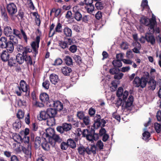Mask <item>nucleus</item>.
I'll return each mask as SVG.
<instances>
[{
    "mask_svg": "<svg viewBox=\"0 0 161 161\" xmlns=\"http://www.w3.org/2000/svg\"><path fill=\"white\" fill-rule=\"evenodd\" d=\"M40 37L39 36H37L35 41L33 42L31 44V46H27L24 47L22 45H19L17 46V49L18 52L22 53L25 56L28 55V53L32 52L34 54L33 56L36 58V55L38 53V48L39 47V44L40 42Z\"/></svg>",
    "mask_w": 161,
    "mask_h": 161,
    "instance_id": "1",
    "label": "nucleus"
},
{
    "mask_svg": "<svg viewBox=\"0 0 161 161\" xmlns=\"http://www.w3.org/2000/svg\"><path fill=\"white\" fill-rule=\"evenodd\" d=\"M95 128L92 127L91 128L84 129L82 132V136L89 142L96 141L99 139V135L95 133Z\"/></svg>",
    "mask_w": 161,
    "mask_h": 161,
    "instance_id": "2",
    "label": "nucleus"
},
{
    "mask_svg": "<svg viewBox=\"0 0 161 161\" xmlns=\"http://www.w3.org/2000/svg\"><path fill=\"white\" fill-rule=\"evenodd\" d=\"M149 74L148 72H146L145 73V75L140 78L138 76H136L134 79L133 84L136 87H140L143 88L145 87L148 82L149 78Z\"/></svg>",
    "mask_w": 161,
    "mask_h": 161,
    "instance_id": "3",
    "label": "nucleus"
},
{
    "mask_svg": "<svg viewBox=\"0 0 161 161\" xmlns=\"http://www.w3.org/2000/svg\"><path fill=\"white\" fill-rule=\"evenodd\" d=\"M0 48L6 49L9 53H12L14 51V47L11 41L8 40L6 37L2 36L0 38Z\"/></svg>",
    "mask_w": 161,
    "mask_h": 161,
    "instance_id": "4",
    "label": "nucleus"
},
{
    "mask_svg": "<svg viewBox=\"0 0 161 161\" xmlns=\"http://www.w3.org/2000/svg\"><path fill=\"white\" fill-rule=\"evenodd\" d=\"M140 23L146 26H149L151 29H153L154 31L155 25L156 24V19L155 18H151L149 19L145 16H143L140 20Z\"/></svg>",
    "mask_w": 161,
    "mask_h": 161,
    "instance_id": "5",
    "label": "nucleus"
},
{
    "mask_svg": "<svg viewBox=\"0 0 161 161\" xmlns=\"http://www.w3.org/2000/svg\"><path fill=\"white\" fill-rule=\"evenodd\" d=\"M47 111L48 117V121H47V123L49 125H53L56 123L55 118L58 111L53 108H50L47 109Z\"/></svg>",
    "mask_w": 161,
    "mask_h": 161,
    "instance_id": "6",
    "label": "nucleus"
},
{
    "mask_svg": "<svg viewBox=\"0 0 161 161\" xmlns=\"http://www.w3.org/2000/svg\"><path fill=\"white\" fill-rule=\"evenodd\" d=\"M47 106L53 108V109H56L58 111H60L63 108V104L60 101H54L52 99H50V102H48Z\"/></svg>",
    "mask_w": 161,
    "mask_h": 161,
    "instance_id": "7",
    "label": "nucleus"
},
{
    "mask_svg": "<svg viewBox=\"0 0 161 161\" xmlns=\"http://www.w3.org/2000/svg\"><path fill=\"white\" fill-rule=\"evenodd\" d=\"M93 0H84L83 2H82V4H80L81 5H85V8L87 12L89 14H91L94 11L95 7L93 4Z\"/></svg>",
    "mask_w": 161,
    "mask_h": 161,
    "instance_id": "8",
    "label": "nucleus"
},
{
    "mask_svg": "<svg viewBox=\"0 0 161 161\" xmlns=\"http://www.w3.org/2000/svg\"><path fill=\"white\" fill-rule=\"evenodd\" d=\"M94 122L93 126L92 127L94 128L96 127L97 128L100 126L104 127L106 123L104 119H101V117L99 114H97L94 117Z\"/></svg>",
    "mask_w": 161,
    "mask_h": 161,
    "instance_id": "9",
    "label": "nucleus"
},
{
    "mask_svg": "<svg viewBox=\"0 0 161 161\" xmlns=\"http://www.w3.org/2000/svg\"><path fill=\"white\" fill-rule=\"evenodd\" d=\"M71 129V124L67 123H63L61 126H58L56 128L57 131L61 134L65 132H67L70 130Z\"/></svg>",
    "mask_w": 161,
    "mask_h": 161,
    "instance_id": "10",
    "label": "nucleus"
},
{
    "mask_svg": "<svg viewBox=\"0 0 161 161\" xmlns=\"http://www.w3.org/2000/svg\"><path fill=\"white\" fill-rule=\"evenodd\" d=\"M7 11L12 19L14 14H15L17 11V9L16 5L14 3H11L7 4L6 7Z\"/></svg>",
    "mask_w": 161,
    "mask_h": 161,
    "instance_id": "11",
    "label": "nucleus"
},
{
    "mask_svg": "<svg viewBox=\"0 0 161 161\" xmlns=\"http://www.w3.org/2000/svg\"><path fill=\"white\" fill-rule=\"evenodd\" d=\"M78 7L75 6L73 8L72 11L74 14V18L77 21H81L82 15L80 10H78Z\"/></svg>",
    "mask_w": 161,
    "mask_h": 161,
    "instance_id": "12",
    "label": "nucleus"
},
{
    "mask_svg": "<svg viewBox=\"0 0 161 161\" xmlns=\"http://www.w3.org/2000/svg\"><path fill=\"white\" fill-rule=\"evenodd\" d=\"M39 99L42 102L46 103L47 106L48 102L50 101L48 95L45 92L41 93L40 94Z\"/></svg>",
    "mask_w": 161,
    "mask_h": 161,
    "instance_id": "13",
    "label": "nucleus"
},
{
    "mask_svg": "<svg viewBox=\"0 0 161 161\" xmlns=\"http://www.w3.org/2000/svg\"><path fill=\"white\" fill-rule=\"evenodd\" d=\"M144 38L145 39L146 41L150 42L152 45H154L155 43V39L154 36L149 34H146Z\"/></svg>",
    "mask_w": 161,
    "mask_h": 161,
    "instance_id": "14",
    "label": "nucleus"
},
{
    "mask_svg": "<svg viewBox=\"0 0 161 161\" xmlns=\"http://www.w3.org/2000/svg\"><path fill=\"white\" fill-rule=\"evenodd\" d=\"M37 118L39 120H45L47 119L48 121V117L47 111H41L39 115L37 116Z\"/></svg>",
    "mask_w": 161,
    "mask_h": 161,
    "instance_id": "15",
    "label": "nucleus"
},
{
    "mask_svg": "<svg viewBox=\"0 0 161 161\" xmlns=\"http://www.w3.org/2000/svg\"><path fill=\"white\" fill-rule=\"evenodd\" d=\"M9 53L7 50H3L1 52V59L4 62H7L8 59L9 58Z\"/></svg>",
    "mask_w": 161,
    "mask_h": 161,
    "instance_id": "16",
    "label": "nucleus"
},
{
    "mask_svg": "<svg viewBox=\"0 0 161 161\" xmlns=\"http://www.w3.org/2000/svg\"><path fill=\"white\" fill-rule=\"evenodd\" d=\"M49 142H45L42 144V147L43 149L46 151H49L51 146H53V142L52 141L49 140Z\"/></svg>",
    "mask_w": 161,
    "mask_h": 161,
    "instance_id": "17",
    "label": "nucleus"
},
{
    "mask_svg": "<svg viewBox=\"0 0 161 161\" xmlns=\"http://www.w3.org/2000/svg\"><path fill=\"white\" fill-rule=\"evenodd\" d=\"M147 83L149 85L148 87L150 89L153 91L155 89L157 83L154 79L153 78H150L149 80L148 81Z\"/></svg>",
    "mask_w": 161,
    "mask_h": 161,
    "instance_id": "18",
    "label": "nucleus"
},
{
    "mask_svg": "<svg viewBox=\"0 0 161 161\" xmlns=\"http://www.w3.org/2000/svg\"><path fill=\"white\" fill-rule=\"evenodd\" d=\"M25 55L22 53H18L16 57V60L17 62L19 64H22L24 61L25 59Z\"/></svg>",
    "mask_w": 161,
    "mask_h": 161,
    "instance_id": "19",
    "label": "nucleus"
},
{
    "mask_svg": "<svg viewBox=\"0 0 161 161\" xmlns=\"http://www.w3.org/2000/svg\"><path fill=\"white\" fill-rule=\"evenodd\" d=\"M62 72L65 76H69L72 74V70L70 68L65 66L62 69Z\"/></svg>",
    "mask_w": 161,
    "mask_h": 161,
    "instance_id": "20",
    "label": "nucleus"
},
{
    "mask_svg": "<svg viewBox=\"0 0 161 161\" xmlns=\"http://www.w3.org/2000/svg\"><path fill=\"white\" fill-rule=\"evenodd\" d=\"M49 78L51 82L54 85L57 84L59 80L58 76L54 74H51Z\"/></svg>",
    "mask_w": 161,
    "mask_h": 161,
    "instance_id": "21",
    "label": "nucleus"
},
{
    "mask_svg": "<svg viewBox=\"0 0 161 161\" xmlns=\"http://www.w3.org/2000/svg\"><path fill=\"white\" fill-rule=\"evenodd\" d=\"M63 33L66 37H71L72 35V31L71 29L66 26L63 30Z\"/></svg>",
    "mask_w": 161,
    "mask_h": 161,
    "instance_id": "22",
    "label": "nucleus"
},
{
    "mask_svg": "<svg viewBox=\"0 0 161 161\" xmlns=\"http://www.w3.org/2000/svg\"><path fill=\"white\" fill-rule=\"evenodd\" d=\"M4 33L6 36L10 37L12 35L13 30L10 26H6L4 30Z\"/></svg>",
    "mask_w": 161,
    "mask_h": 161,
    "instance_id": "23",
    "label": "nucleus"
},
{
    "mask_svg": "<svg viewBox=\"0 0 161 161\" xmlns=\"http://www.w3.org/2000/svg\"><path fill=\"white\" fill-rule=\"evenodd\" d=\"M13 128L16 131H18L19 129L21 127V121L19 119H17L13 124Z\"/></svg>",
    "mask_w": 161,
    "mask_h": 161,
    "instance_id": "24",
    "label": "nucleus"
},
{
    "mask_svg": "<svg viewBox=\"0 0 161 161\" xmlns=\"http://www.w3.org/2000/svg\"><path fill=\"white\" fill-rule=\"evenodd\" d=\"M62 32V25L60 23H58L57 24L55 30L51 34V36H53L55 32L61 33Z\"/></svg>",
    "mask_w": 161,
    "mask_h": 161,
    "instance_id": "25",
    "label": "nucleus"
},
{
    "mask_svg": "<svg viewBox=\"0 0 161 161\" xmlns=\"http://www.w3.org/2000/svg\"><path fill=\"white\" fill-rule=\"evenodd\" d=\"M20 86H19L22 91H24V90L28 89L29 88V86L27 84L25 81L23 80H22L20 82Z\"/></svg>",
    "mask_w": 161,
    "mask_h": 161,
    "instance_id": "26",
    "label": "nucleus"
},
{
    "mask_svg": "<svg viewBox=\"0 0 161 161\" xmlns=\"http://www.w3.org/2000/svg\"><path fill=\"white\" fill-rule=\"evenodd\" d=\"M25 61L27 65H34L35 62L34 61L33 62L31 56L29 55H26L25 56Z\"/></svg>",
    "mask_w": 161,
    "mask_h": 161,
    "instance_id": "27",
    "label": "nucleus"
},
{
    "mask_svg": "<svg viewBox=\"0 0 161 161\" xmlns=\"http://www.w3.org/2000/svg\"><path fill=\"white\" fill-rule=\"evenodd\" d=\"M55 134V131L53 129L51 128L47 129L46 130V135L47 137H49V140H50L51 138Z\"/></svg>",
    "mask_w": 161,
    "mask_h": 161,
    "instance_id": "28",
    "label": "nucleus"
},
{
    "mask_svg": "<svg viewBox=\"0 0 161 161\" xmlns=\"http://www.w3.org/2000/svg\"><path fill=\"white\" fill-rule=\"evenodd\" d=\"M68 146L70 148L74 149L76 147L75 142L72 139H68L67 141Z\"/></svg>",
    "mask_w": 161,
    "mask_h": 161,
    "instance_id": "29",
    "label": "nucleus"
},
{
    "mask_svg": "<svg viewBox=\"0 0 161 161\" xmlns=\"http://www.w3.org/2000/svg\"><path fill=\"white\" fill-rule=\"evenodd\" d=\"M77 150L79 153L80 155H84L86 152L89 154L88 151L87 150V148H85L83 146L79 147Z\"/></svg>",
    "mask_w": 161,
    "mask_h": 161,
    "instance_id": "30",
    "label": "nucleus"
},
{
    "mask_svg": "<svg viewBox=\"0 0 161 161\" xmlns=\"http://www.w3.org/2000/svg\"><path fill=\"white\" fill-rule=\"evenodd\" d=\"M70 77L71 80L73 82L75 83L78 79L79 75L78 73L75 72H72V74L69 75Z\"/></svg>",
    "mask_w": 161,
    "mask_h": 161,
    "instance_id": "31",
    "label": "nucleus"
},
{
    "mask_svg": "<svg viewBox=\"0 0 161 161\" xmlns=\"http://www.w3.org/2000/svg\"><path fill=\"white\" fill-rule=\"evenodd\" d=\"M1 17L3 20L6 22L8 21V16L7 13L5 8L3 9H1Z\"/></svg>",
    "mask_w": 161,
    "mask_h": 161,
    "instance_id": "32",
    "label": "nucleus"
},
{
    "mask_svg": "<svg viewBox=\"0 0 161 161\" xmlns=\"http://www.w3.org/2000/svg\"><path fill=\"white\" fill-rule=\"evenodd\" d=\"M13 139L15 142L18 143H20L22 142V138L19 134L15 133L13 134L12 136Z\"/></svg>",
    "mask_w": 161,
    "mask_h": 161,
    "instance_id": "33",
    "label": "nucleus"
},
{
    "mask_svg": "<svg viewBox=\"0 0 161 161\" xmlns=\"http://www.w3.org/2000/svg\"><path fill=\"white\" fill-rule=\"evenodd\" d=\"M8 65L10 67H12L13 66H15L16 64V60L15 58L13 57H11L10 58L8 59Z\"/></svg>",
    "mask_w": 161,
    "mask_h": 161,
    "instance_id": "34",
    "label": "nucleus"
},
{
    "mask_svg": "<svg viewBox=\"0 0 161 161\" xmlns=\"http://www.w3.org/2000/svg\"><path fill=\"white\" fill-rule=\"evenodd\" d=\"M41 138L39 136H36L34 139L35 147L36 149H37L41 146Z\"/></svg>",
    "mask_w": 161,
    "mask_h": 161,
    "instance_id": "35",
    "label": "nucleus"
},
{
    "mask_svg": "<svg viewBox=\"0 0 161 161\" xmlns=\"http://www.w3.org/2000/svg\"><path fill=\"white\" fill-rule=\"evenodd\" d=\"M32 14L33 16L35 17V20L36 24L38 26H40L41 24V20H40V16L37 13V12H33L32 13Z\"/></svg>",
    "mask_w": 161,
    "mask_h": 161,
    "instance_id": "36",
    "label": "nucleus"
},
{
    "mask_svg": "<svg viewBox=\"0 0 161 161\" xmlns=\"http://www.w3.org/2000/svg\"><path fill=\"white\" fill-rule=\"evenodd\" d=\"M133 100V97L132 96H129L127 101L125 102V107L127 108L130 107L132 104Z\"/></svg>",
    "mask_w": 161,
    "mask_h": 161,
    "instance_id": "37",
    "label": "nucleus"
},
{
    "mask_svg": "<svg viewBox=\"0 0 161 161\" xmlns=\"http://www.w3.org/2000/svg\"><path fill=\"white\" fill-rule=\"evenodd\" d=\"M9 41H11L13 45V46L16 45L18 43L19 37L15 36L12 35L9 37Z\"/></svg>",
    "mask_w": 161,
    "mask_h": 161,
    "instance_id": "38",
    "label": "nucleus"
},
{
    "mask_svg": "<svg viewBox=\"0 0 161 161\" xmlns=\"http://www.w3.org/2000/svg\"><path fill=\"white\" fill-rule=\"evenodd\" d=\"M64 61L65 64L68 66L73 65V61L72 58L69 56H66L64 59Z\"/></svg>",
    "mask_w": 161,
    "mask_h": 161,
    "instance_id": "39",
    "label": "nucleus"
},
{
    "mask_svg": "<svg viewBox=\"0 0 161 161\" xmlns=\"http://www.w3.org/2000/svg\"><path fill=\"white\" fill-rule=\"evenodd\" d=\"M83 121V123H81L82 126H84V125H88L89 124L90 121L89 117L88 116H85L82 119Z\"/></svg>",
    "mask_w": 161,
    "mask_h": 161,
    "instance_id": "40",
    "label": "nucleus"
},
{
    "mask_svg": "<svg viewBox=\"0 0 161 161\" xmlns=\"http://www.w3.org/2000/svg\"><path fill=\"white\" fill-rule=\"evenodd\" d=\"M112 64L115 68H120L122 66V63L119 60H114L112 62Z\"/></svg>",
    "mask_w": 161,
    "mask_h": 161,
    "instance_id": "41",
    "label": "nucleus"
},
{
    "mask_svg": "<svg viewBox=\"0 0 161 161\" xmlns=\"http://www.w3.org/2000/svg\"><path fill=\"white\" fill-rule=\"evenodd\" d=\"M104 4L103 2L100 1L97 2L95 4V6L97 9L101 10L104 8Z\"/></svg>",
    "mask_w": 161,
    "mask_h": 161,
    "instance_id": "42",
    "label": "nucleus"
},
{
    "mask_svg": "<svg viewBox=\"0 0 161 161\" xmlns=\"http://www.w3.org/2000/svg\"><path fill=\"white\" fill-rule=\"evenodd\" d=\"M141 6L142 7V10L143 11L145 9H149V7L148 4V1L147 0H142Z\"/></svg>",
    "mask_w": 161,
    "mask_h": 161,
    "instance_id": "43",
    "label": "nucleus"
},
{
    "mask_svg": "<svg viewBox=\"0 0 161 161\" xmlns=\"http://www.w3.org/2000/svg\"><path fill=\"white\" fill-rule=\"evenodd\" d=\"M52 140H54L55 142L60 143L62 141V140L60 137L58 135L55 134L50 139V140L52 141Z\"/></svg>",
    "mask_w": 161,
    "mask_h": 161,
    "instance_id": "44",
    "label": "nucleus"
},
{
    "mask_svg": "<svg viewBox=\"0 0 161 161\" xmlns=\"http://www.w3.org/2000/svg\"><path fill=\"white\" fill-rule=\"evenodd\" d=\"M95 146L97 148L100 150H101L103 149V147L104 146L103 142L101 140H98L97 143L95 145Z\"/></svg>",
    "mask_w": 161,
    "mask_h": 161,
    "instance_id": "45",
    "label": "nucleus"
},
{
    "mask_svg": "<svg viewBox=\"0 0 161 161\" xmlns=\"http://www.w3.org/2000/svg\"><path fill=\"white\" fill-rule=\"evenodd\" d=\"M24 112L22 110H19L16 114V116L18 119L20 120L22 119L24 117Z\"/></svg>",
    "mask_w": 161,
    "mask_h": 161,
    "instance_id": "46",
    "label": "nucleus"
},
{
    "mask_svg": "<svg viewBox=\"0 0 161 161\" xmlns=\"http://www.w3.org/2000/svg\"><path fill=\"white\" fill-rule=\"evenodd\" d=\"M136 46L137 47H135L133 49H132V51L133 52L136 53H140V52L139 50L141 48V45L140 43L138 42L136 44Z\"/></svg>",
    "mask_w": 161,
    "mask_h": 161,
    "instance_id": "47",
    "label": "nucleus"
},
{
    "mask_svg": "<svg viewBox=\"0 0 161 161\" xmlns=\"http://www.w3.org/2000/svg\"><path fill=\"white\" fill-rule=\"evenodd\" d=\"M50 85V82L47 80H45L42 83V87L46 90H48L49 89Z\"/></svg>",
    "mask_w": 161,
    "mask_h": 161,
    "instance_id": "48",
    "label": "nucleus"
},
{
    "mask_svg": "<svg viewBox=\"0 0 161 161\" xmlns=\"http://www.w3.org/2000/svg\"><path fill=\"white\" fill-rule=\"evenodd\" d=\"M59 46L61 48L64 49L68 47V45L66 42L65 41H60L59 42Z\"/></svg>",
    "mask_w": 161,
    "mask_h": 161,
    "instance_id": "49",
    "label": "nucleus"
},
{
    "mask_svg": "<svg viewBox=\"0 0 161 161\" xmlns=\"http://www.w3.org/2000/svg\"><path fill=\"white\" fill-rule=\"evenodd\" d=\"M73 58L75 60L76 63L80 64L82 62V59L81 57L78 55H75L74 56Z\"/></svg>",
    "mask_w": 161,
    "mask_h": 161,
    "instance_id": "50",
    "label": "nucleus"
},
{
    "mask_svg": "<svg viewBox=\"0 0 161 161\" xmlns=\"http://www.w3.org/2000/svg\"><path fill=\"white\" fill-rule=\"evenodd\" d=\"M154 126V128L156 131L158 133H159L161 130V124H160L156 123H155Z\"/></svg>",
    "mask_w": 161,
    "mask_h": 161,
    "instance_id": "51",
    "label": "nucleus"
},
{
    "mask_svg": "<svg viewBox=\"0 0 161 161\" xmlns=\"http://www.w3.org/2000/svg\"><path fill=\"white\" fill-rule=\"evenodd\" d=\"M69 51L72 53H75L77 50V46L75 45H72L70 46L69 48Z\"/></svg>",
    "mask_w": 161,
    "mask_h": 161,
    "instance_id": "52",
    "label": "nucleus"
},
{
    "mask_svg": "<svg viewBox=\"0 0 161 161\" xmlns=\"http://www.w3.org/2000/svg\"><path fill=\"white\" fill-rule=\"evenodd\" d=\"M76 116L78 119L80 120H82L85 116L83 112L81 111L77 112Z\"/></svg>",
    "mask_w": 161,
    "mask_h": 161,
    "instance_id": "53",
    "label": "nucleus"
},
{
    "mask_svg": "<svg viewBox=\"0 0 161 161\" xmlns=\"http://www.w3.org/2000/svg\"><path fill=\"white\" fill-rule=\"evenodd\" d=\"M17 105L18 106L21 107L23 106H25L26 105V102L19 99L16 101Z\"/></svg>",
    "mask_w": 161,
    "mask_h": 161,
    "instance_id": "54",
    "label": "nucleus"
},
{
    "mask_svg": "<svg viewBox=\"0 0 161 161\" xmlns=\"http://www.w3.org/2000/svg\"><path fill=\"white\" fill-rule=\"evenodd\" d=\"M123 89L121 87H119L117 91L116 95L118 97H121L123 93Z\"/></svg>",
    "mask_w": 161,
    "mask_h": 161,
    "instance_id": "55",
    "label": "nucleus"
},
{
    "mask_svg": "<svg viewBox=\"0 0 161 161\" xmlns=\"http://www.w3.org/2000/svg\"><path fill=\"white\" fill-rule=\"evenodd\" d=\"M143 139L146 140H147L150 136V134L148 132L146 131L142 134Z\"/></svg>",
    "mask_w": 161,
    "mask_h": 161,
    "instance_id": "56",
    "label": "nucleus"
},
{
    "mask_svg": "<svg viewBox=\"0 0 161 161\" xmlns=\"http://www.w3.org/2000/svg\"><path fill=\"white\" fill-rule=\"evenodd\" d=\"M60 147L63 150H66L69 147L67 142H61Z\"/></svg>",
    "mask_w": 161,
    "mask_h": 161,
    "instance_id": "57",
    "label": "nucleus"
},
{
    "mask_svg": "<svg viewBox=\"0 0 161 161\" xmlns=\"http://www.w3.org/2000/svg\"><path fill=\"white\" fill-rule=\"evenodd\" d=\"M13 36L19 37V38L20 39L21 34L19 31L17 29H14L13 31Z\"/></svg>",
    "mask_w": 161,
    "mask_h": 161,
    "instance_id": "58",
    "label": "nucleus"
},
{
    "mask_svg": "<svg viewBox=\"0 0 161 161\" xmlns=\"http://www.w3.org/2000/svg\"><path fill=\"white\" fill-rule=\"evenodd\" d=\"M62 63V60L61 58H58L55 60L53 65L55 66H58L61 65Z\"/></svg>",
    "mask_w": 161,
    "mask_h": 161,
    "instance_id": "59",
    "label": "nucleus"
},
{
    "mask_svg": "<svg viewBox=\"0 0 161 161\" xmlns=\"http://www.w3.org/2000/svg\"><path fill=\"white\" fill-rule=\"evenodd\" d=\"M129 46V44L128 43L123 42L120 45V47L124 50H126L128 48Z\"/></svg>",
    "mask_w": 161,
    "mask_h": 161,
    "instance_id": "60",
    "label": "nucleus"
},
{
    "mask_svg": "<svg viewBox=\"0 0 161 161\" xmlns=\"http://www.w3.org/2000/svg\"><path fill=\"white\" fill-rule=\"evenodd\" d=\"M123 75L124 74L123 73L120 72L117 73L114 75V78L115 79L120 80L122 78Z\"/></svg>",
    "mask_w": 161,
    "mask_h": 161,
    "instance_id": "61",
    "label": "nucleus"
},
{
    "mask_svg": "<svg viewBox=\"0 0 161 161\" xmlns=\"http://www.w3.org/2000/svg\"><path fill=\"white\" fill-rule=\"evenodd\" d=\"M22 92L19 86H17V89L15 90V93L17 95L19 96H21Z\"/></svg>",
    "mask_w": 161,
    "mask_h": 161,
    "instance_id": "62",
    "label": "nucleus"
},
{
    "mask_svg": "<svg viewBox=\"0 0 161 161\" xmlns=\"http://www.w3.org/2000/svg\"><path fill=\"white\" fill-rule=\"evenodd\" d=\"M119 70V69H117L116 68L114 67L110 69L109 71V72L112 75H115Z\"/></svg>",
    "mask_w": 161,
    "mask_h": 161,
    "instance_id": "63",
    "label": "nucleus"
},
{
    "mask_svg": "<svg viewBox=\"0 0 161 161\" xmlns=\"http://www.w3.org/2000/svg\"><path fill=\"white\" fill-rule=\"evenodd\" d=\"M95 17L96 19L98 20L101 19L102 17V12L100 11H98L96 14Z\"/></svg>",
    "mask_w": 161,
    "mask_h": 161,
    "instance_id": "64",
    "label": "nucleus"
}]
</instances>
